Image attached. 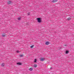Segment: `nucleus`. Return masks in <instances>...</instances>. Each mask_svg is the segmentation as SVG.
I'll return each mask as SVG.
<instances>
[{
    "instance_id": "3",
    "label": "nucleus",
    "mask_w": 74,
    "mask_h": 74,
    "mask_svg": "<svg viewBox=\"0 0 74 74\" xmlns=\"http://www.w3.org/2000/svg\"><path fill=\"white\" fill-rule=\"evenodd\" d=\"M58 1V0H53L52 2L53 3H55L56 2H57Z\"/></svg>"
},
{
    "instance_id": "7",
    "label": "nucleus",
    "mask_w": 74,
    "mask_h": 74,
    "mask_svg": "<svg viewBox=\"0 0 74 74\" xmlns=\"http://www.w3.org/2000/svg\"><path fill=\"white\" fill-rule=\"evenodd\" d=\"M17 64L18 65H21V63L20 62H18L17 63Z\"/></svg>"
},
{
    "instance_id": "9",
    "label": "nucleus",
    "mask_w": 74,
    "mask_h": 74,
    "mask_svg": "<svg viewBox=\"0 0 74 74\" xmlns=\"http://www.w3.org/2000/svg\"><path fill=\"white\" fill-rule=\"evenodd\" d=\"M11 2L10 1H9L8 2H7L8 4H10Z\"/></svg>"
},
{
    "instance_id": "17",
    "label": "nucleus",
    "mask_w": 74,
    "mask_h": 74,
    "mask_svg": "<svg viewBox=\"0 0 74 74\" xmlns=\"http://www.w3.org/2000/svg\"><path fill=\"white\" fill-rule=\"evenodd\" d=\"M30 13H28V15H30Z\"/></svg>"
},
{
    "instance_id": "6",
    "label": "nucleus",
    "mask_w": 74,
    "mask_h": 74,
    "mask_svg": "<svg viewBox=\"0 0 74 74\" xmlns=\"http://www.w3.org/2000/svg\"><path fill=\"white\" fill-rule=\"evenodd\" d=\"M1 66H2V67H3V66H5V64H4V63H2V64Z\"/></svg>"
},
{
    "instance_id": "10",
    "label": "nucleus",
    "mask_w": 74,
    "mask_h": 74,
    "mask_svg": "<svg viewBox=\"0 0 74 74\" xmlns=\"http://www.w3.org/2000/svg\"><path fill=\"white\" fill-rule=\"evenodd\" d=\"M71 18L70 17L69 18H67V19L68 21H70V20H71Z\"/></svg>"
},
{
    "instance_id": "12",
    "label": "nucleus",
    "mask_w": 74,
    "mask_h": 74,
    "mask_svg": "<svg viewBox=\"0 0 74 74\" xmlns=\"http://www.w3.org/2000/svg\"><path fill=\"white\" fill-rule=\"evenodd\" d=\"M69 53V51L67 50L66 51V53Z\"/></svg>"
},
{
    "instance_id": "11",
    "label": "nucleus",
    "mask_w": 74,
    "mask_h": 74,
    "mask_svg": "<svg viewBox=\"0 0 74 74\" xmlns=\"http://www.w3.org/2000/svg\"><path fill=\"white\" fill-rule=\"evenodd\" d=\"M20 57H23V55H22V54L20 55Z\"/></svg>"
},
{
    "instance_id": "4",
    "label": "nucleus",
    "mask_w": 74,
    "mask_h": 74,
    "mask_svg": "<svg viewBox=\"0 0 74 74\" xmlns=\"http://www.w3.org/2000/svg\"><path fill=\"white\" fill-rule=\"evenodd\" d=\"M33 70V68H30L29 69V71H32V70Z\"/></svg>"
},
{
    "instance_id": "1",
    "label": "nucleus",
    "mask_w": 74,
    "mask_h": 74,
    "mask_svg": "<svg viewBox=\"0 0 74 74\" xmlns=\"http://www.w3.org/2000/svg\"><path fill=\"white\" fill-rule=\"evenodd\" d=\"M36 19L38 23H41L42 22V20L40 18H37Z\"/></svg>"
},
{
    "instance_id": "2",
    "label": "nucleus",
    "mask_w": 74,
    "mask_h": 74,
    "mask_svg": "<svg viewBox=\"0 0 74 74\" xmlns=\"http://www.w3.org/2000/svg\"><path fill=\"white\" fill-rule=\"evenodd\" d=\"M45 58H40V61H44V60H45Z\"/></svg>"
},
{
    "instance_id": "13",
    "label": "nucleus",
    "mask_w": 74,
    "mask_h": 74,
    "mask_svg": "<svg viewBox=\"0 0 74 74\" xmlns=\"http://www.w3.org/2000/svg\"><path fill=\"white\" fill-rule=\"evenodd\" d=\"M18 19L19 21H20V20H21V18H18Z\"/></svg>"
},
{
    "instance_id": "16",
    "label": "nucleus",
    "mask_w": 74,
    "mask_h": 74,
    "mask_svg": "<svg viewBox=\"0 0 74 74\" xmlns=\"http://www.w3.org/2000/svg\"><path fill=\"white\" fill-rule=\"evenodd\" d=\"M17 53H19V51H17Z\"/></svg>"
},
{
    "instance_id": "19",
    "label": "nucleus",
    "mask_w": 74,
    "mask_h": 74,
    "mask_svg": "<svg viewBox=\"0 0 74 74\" xmlns=\"http://www.w3.org/2000/svg\"><path fill=\"white\" fill-rule=\"evenodd\" d=\"M52 69V68L51 67V68H50V69Z\"/></svg>"
},
{
    "instance_id": "15",
    "label": "nucleus",
    "mask_w": 74,
    "mask_h": 74,
    "mask_svg": "<svg viewBox=\"0 0 74 74\" xmlns=\"http://www.w3.org/2000/svg\"><path fill=\"white\" fill-rule=\"evenodd\" d=\"M2 37H5V35H3Z\"/></svg>"
},
{
    "instance_id": "18",
    "label": "nucleus",
    "mask_w": 74,
    "mask_h": 74,
    "mask_svg": "<svg viewBox=\"0 0 74 74\" xmlns=\"http://www.w3.org/2000/svg\"><path fill=\"white\" fill-rule=\"evenodd\" d=\"M33 46H31V48H33Z\"/></svg>"
},
{
    "instance_id": "14",
    "label": "nucleus",
    "mask_w": 74,
    "mask_h": 74,
    "mask_svg": "<svg viewBox=\"0 0 74 74\" xmlns=\"http://www.w3.org/2000/svg\"><path fill=\"white\" fill-rule=\"evenodd\" d=\"M36 61H37V60H36V59H35L34 60V62H36Z\"/></svg>"
},
{
    "instance_id": "5",
    "label": "nucleus",
    "mask_w": 74,
    "mask_h": 74,
    "mask_svg": "<svg viewBox=\"0 0 74 74\" xmlns=\"http://www.w3.org/2000/svg\"><path fill=\"white\" fill-rule=\"evenodd\" d=\"M46 45H49V42H47L45 43Z\"/></svg>"
},
{
    "instance_id": "8",
    "label": "nucleus",
    "mask_w": 74,
    "mask_h": 74,
    "mask_svg": "<svg viewBox=\"0 0 74 74\" xmlns=\"http://www.w3.org/2000/svg\"><path fill=\"white\" fill-rule=\"evenodd\" d=\"M34 67H37V65L36 64H34Z\"/></svg>"
}]
</instances>
